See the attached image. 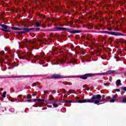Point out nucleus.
I'll return each mask as SVG.
<instances>
[{"mask_svg": "<svg viewBox=\"0 0 126 126\" xmlns=\"http://www.w3.org/2000/svg\"><path fill=\"white\" fill-rule=\"evenodd\" d=\"M102 98V96L100 94H96L93 95L91 98L87 99V103H94V104H96L97 105H100V102H103V100H100Z\"/></svg>", "mask_w": 126, "mask_h": 126, "instance_id": "nucleus-1", "label": "nucleus"}, {"mask_svg": "<svg viewBox=\"0 0 126 126\" xmlns=\"http://www.w3.org/2000/svg\"><path fill=\"white\" fill-rule=\"evenodd\" d=\"M34 28H32L31 29H28V28H13L12 30H23V31L21 32H18V34H23L24 33H27L28 32H29V31H31V30H34Z\"/></svg>", "mask_w": 126, "mask_h": 126, "instance_id": "nucleus-2", "label": "nucleus"}, {"mask_svg": "<svg viewBox=\"0 0 126 126\" xmlns=\"http://www.w3.org/2000/svg\"><path fill=\"white\" fill-rule=\"evenodd\" d=\"M65 103H87V99L79 100V97H76L73 101L64 100Z\"/></svg>", "mask_w": 126, "mask_h": 126, "instance_id": "nucleus-3", "label": "nucleus"}, {"mask_svg": "<svg viewBox=\"0 0 126 126\" xmlns=\"http://www.w3.org/2000/svg\"><path fill=\"white\" fill-rule=\"evenodd\" d=\"M90 76H94V74L88 73V74H86L85 75H83L81 76H75V77H79L80 78H81V79L85 80L88 77H90Z\"/></svg>", "mask_w": 126, "mask_h": 126, "instance_id": "nucleus-4", "label": "nucleus"}, {"mask_svg": "<svg viewBox=\"0 0 126 126\" xmlns=\"http://www.w3.org/2000/svg\"><path fill=\"white\" fill-rule=\"evenodd\" d=\"M113 73H118L116 71V70H110L106 71V72L100 73V75H107L109 74H113Z\"/></svg>", "mask_w": 126, "mask_h": 126, "instance_id": "nucleus-5", "label": "nucleus"}, {"mask_svg": "<svg viewBox=\"0 0 126 126\" xmlns=\"http://www.w3.org/2000/svg\"><path fill=\"white\" fill-rule=\"evenodd\" d=\"M52 77L55 79H60L61 78H64V76L58 74H54L52 75Z\"/></svg>", "mask_w": 126, "mask_h": 126, "instance_id": "nucleus-6", "label": "nucleus"}, {"mask_svg": "<svg viewBox=\"0 0 126 126\" xmlns=\"http://www.w3.org/2000/svg\"><path fill=\"white\" fill-rule=\"evenodd\" d=\"M0 26L2 28L1 29L2 31H5L6 32H8L9 31V28L8 26L3 24H1Z\"/></svg>", "mask_w": 126, "mask_h": 126, "instance_id": "nucleus-7", "label": "nucleus"}, {"mask_svg": "<svg viewBox=\"0 0 126 126\" xmlns=\"http://www.w3.org/2000/svg\"><path fill=\"white\" fill-rule=\"evenodd\" d=\"M112 35H114V36H123L124 34L121 33L120 32H112Z\"/></svg>", "mask_w": 126, "mask_h": 126, "instance_id": "nucleus-8", "label": "nucleus"}, {"mask_svg": "<svg viewBox=\"0 0 126 126\" xmlns=\"http://www.w3.org/2000/svg\"><path fill=\"white\" fill-rule=\"evenodd\" d=\"M34 101H37V102H38V103H39L40 104H43V103H44V102H45V100L44 99H34Z\"/></svg>", "mask_w": 126, "mask_h": 126, "instance_id": "nucleus-9", "label": "nucleus"}, {"mask_svg": "<svg viewBox=\"0 0 126 126\" xmlns=\"http://www.w3.org/2000/svg\"><path fill=\"white\" fill-rule=\"evenodd\" d=\"M53 106H54L55 108H57V107H59V105H58V101H54V102L53 103Z\"/></svg>", "mask_w": 126, "mask_h": 126, "instance_id": "nucleus-10", "label": "nucleus"}, {"mask_svg": "<svg viewBox=\"0 0 126 126\" xmlns=\"http://www.w3.org/2000/svg\"><path fill=\"white\" fill-rule=\"evenodd\" d=\"M25 57H30L32 56V54H31V53L28 52V53H25Z\"/></svg>", "mask_w": 126, "mask_h": 126, "instance_id": "nucleus-11", "label": "nucleus"}, {"mask_svg": "<svg viewBox=\"0 0 126 126\" xmlns=\"http://www.w3.org/2000/svg\"><path fill=\"white\" fill-rule=\"evenodd\" d=\"M69 32L72 33H79V31H69Z\"/></svg>", "mask_w": 126, "mask_h": 126, "instance_id": "nucleus-12", "label": "nucleus"}, {"mask_svg": "<svg viewBox=\"0 0 126 126\" xmlns=\"http://www.w3.org/2000/svg\"><path fill=\"white\" fill-rule=\"evenodd\" d=\"M63 29H64L63 28H60V27L56 28V30H57L58 31H60L61 30H63Z\"/></svg>", "mask_w": 126, "mask_h": 126, "instance_id": "nucleus-13", "label": "nucleus"}, {"mask_svg": "<svg viewBox=\"0 0 126 126\" xmlns=\"http://www.w3.org/2000/svg\"><path fill=\"white\" fill-rule=\"evenodd\" d=\"M117 86H120L121 85V80H118L117 81Z\"/></svg>", "mask_w": 126, "mask_h": 126, "instance_id": "nucleus-14", "label": "nucleus"}, {"mask_svg": "<svg viewBox=\"0 0 126 126\" xmlns=\"http://www.w3.org/2000/svg\"><path fill=\"white\" fill-rule=\"evenodd\" d=\"M63 63V60L59 59L58 64H62Z\"/></svg>", "mask_w": 126, "mask_h": 126, "instance_id": "nucleus-15", "label": "nucleus"}, {"mask_svg": "<svg viewBox=\"0 0 126 126\" xmlns=\"http://www.w3.org/2000/svg\"><path fill=\"white\" fill-rule=\"evenodd\" d=\"M34 26H36V27H40L41 25H40V24H39L38 23H36L34 24Z\"/></svg>", "mask_w": 126, "mask_h": 126, "instance_id": "nucleus-16", "label": "nucleus"}, {"mask_svg": "<svg viewBox=\"0 0 126 126\" xmlns=\"http://www.w3.org/2000/svg\"><path fill=\"white\" fill-rule=\"evenodd\" d=\"M5 95H6V92H4L3 93V94L2 95V97H3V98H5Z\"/></svg>", "mask_w": 126, "mask_h": 126, "instance_id": "nucleus-17", "label": "nucleus"}, {"mask_svg": "<svg viewBox=\"0 0 126 126\" xmlns=\"http://www.w3.org/2000/svg\"><path fill=\"white\" fill-rule=\"evenodd\" d=\"M116 101L115 99H111L109 102L110 103H114Z\"/></svg>", "mask_w": 126, "mask_h": 126, "instance_id": "nucleus-18", "label": "nucleus"}, {"mask_svg": "<svg viewBox=\"0 0 126 126\" xmlns=\"http://www.w3.org/2000/svg\"><path fill=\"white\" fill-rule=\"evenodd\" d=\"M22 77V76H14V78H20Z\"/></svg>", "mask_w": 126, "mask_h": 126, "instance_id": "nucleus-19", "label": "nucleus"}, {"mask_svg": "<svg viewBox=\"0 0 126 126\" xmlns=\"http://www.w3.org/2000/svg\"><path fill=\"white\" fill-rule=\"evenodd\" d=\"M10 112H12V113H14V108H11L9 109Z\"/></svg>", "mask_w": 126, "mask_h": 126, "instance_id": "nucleus-20", "label": "nucleus"}, {"mask_svg": "<svg viewBox=\"0 0 126 126\" xmlns=\"http://www.w3.org/2000/svg\"><path fill=\"white\" fill-rule=\"evenodd\" d=\"M122 103H126V99H124L121 101Z\"/></svg>", "mask_w": 126, "mask_h": 126, "instance_id": "nucleus-21", "label": "nucleus"}, {"mask_svg": "<svg viewBox=\"0 0 126 126\" xmlns=\"http://www.w3.org/2000/svg\"><path fill=\"white\" fill-rule=\"evenodd\" d=\"M104 33H107L108 34H111L110 32H103Z\"/></svg>", "mask_w": 126, "mask_h": 126, "instance_id": "nucleus-22", "label": "nucleus"}, {"mask_svg": "<svg viewBox=\"0 0 126 126\" xmlns=\"http://www.w3.org/2000/svg\"><path fill=\"white\" fill-rule=\"evenodd\" d=\"M27 99H31V96L29 95L27 96Z\"/></svg>", "mask_w": 126, "mask_h": 126, "instance_id": "nucleus-23", "label": "nucleus"}, {"mask_svg": "<svg viewBox=\"0 0 126 126\" xmlns=\"http://www.w3.org/2000/svg\"><path fill=\"white\" fill-rule=\"evenodd\" d=\"M32 101V99L27 100V102H31Z\"/></svg>", "mask_w": 126, "mask_h": 126, "instance_id": "nucleus-24", "label": "nucleus"}, {"mask_svg": "<svg viewBox=\"0 0 126 126\" xmlns=\"http://www.w3.org/2000/svg\"><path fill=\"white\" fill-rule=\"evenodd\" d=\"M36 60H39V56H35Z\"/></svg>", "mask_w": 126, "mask_h": 126, "instance_id": "nucleus-25", "label": "nucleus"}, {"mask_svg": "<svg viewBox=\"0 0 126 126\" xmlns=\"http://www.w3.org/2000/svg\"><path fill=\"white\" fill-rule=\"evenodd\" d=\"M69 94H68V95H69V94H71L72 93V92H70V91H68Z\"/></svg>", "mask_w": 126, "mask_h": 126, "instance_id": "nucleus-26", "label": "nucleus"}, {"mask_svg": "<svg viewBox=\"0 0 126 126\" xmlns=\"http://www.w3.org/2000/svg\"><path fill=\"white\" fill-rule=\"evenodd\" d=\"M51 101H54V97H52L51 98Z\"/></svg>", "mask_w": 126, "mask_h": 126, "instance_id": "nucleus-27", "label": "nucleus"}, {"mask_svg": "<svg viewBox=\"0 0 126 126\" xmlns=\"http://www.w3.org/2000/svg\"><path fill=\"white\" fill-rule=\"evenodd\" d=\"M30 44H34V41H31Z\"/></svg>", "mask_w": 126, "mask_h": 126, "instance_id": "nucleus-28", "label": "nucleus"}, {"mask_svg": "<svg viewBox=\"0 0 126 126\" xmlns=\"http://www.w3.org/2000/svg\"><path fill=\"white\" fill-rule=\"evenodd\" d=\"M123 90H124V91H126V87L124 88H123Z\"/></svg>", "mask_w": 126, "mask_h": 126, "instance_id": "nucleus-29", "label": "nucleus"}, {"mask_svg": "<svg viewBox=\"0 0 126 126\" xmlns=\"http://www.w3.org/2000/svg\"><path fill=\"white\" fill-rule=\"evenodd\" d=\"M35 30L37 31V30H40V28H36L35 29Z\"/></svg>", "mask_w": 126, "mask_h": 126, "instance_id": "nucleus-30", "label": "nucleus"}, {"mask_svg": "<svg viewBox=\"0 0 126 126\" xmlns=\"http://www.w3.org/2000/svg\"><path fill=\"white\" fill-rule=\"evenodd\" d=\"M113 98H114V99H115L116 98V96L113 95Z\"/></svg>", "mask_w": 126, "mask_h": 126, "instance_id": "nucleus-31", "label": "nucleus"}, {"mask_svg": "<svg viewBox=\"0 0 126 126\" xmlns=\"http://www.w3.org/2000/svg\"><path fill=\"white\" fill-rule=\"evenodd\" d=\"M108 30H109V31H111V30H112L111 29H108Z\"/></svg>", "mask_w": 126, "mask_h": 126, "instance_id": "nucleus-32", "label": "nucleus"}, {"mask_svg": "<svg viewBox=\"0 0 126 126\" xmlns=\"http://www.w3.org/2000/svg\"><path fill=\"white\" fill-rule=\"evenodd\" d=\"M0 89V90H1V91L3 90L2 88H1V89Z\"/></svg>", "mask_w": 126, "mask_h": 126, "instance_id": "nucleus-33", "label": "nucleus"}, {"mask_svg": "<svg viewBox=\"0 0 126 126\" xmlns=\"http://www.w3.org/2000/svg\"><path fill=\"white\" fill-rule=\"evenodd\" d=\"M119 99H120V98H118V101H119Z\"/></svg>", "mask_w": 126, "mask_h": 126, "instance_id": "nucleus-34", "label": "nucleus"}, {"mask_svg": "<svg viewBox=\"0 0 126 126\" xmlns=\"http://www.w3.org/2000/svg\"><path fill=\"white\" fill-rule=\"evenodd\" d=\"M71 63H72V62H71Z\"/></svg>", "mask_w": 126, "mask_h": 126, "instance_id": "nucleus-35", "label": "nucleus"}]
</instances>
